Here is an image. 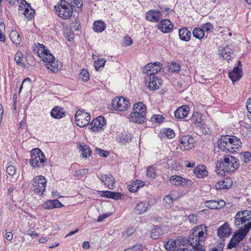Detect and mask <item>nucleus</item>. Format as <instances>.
<instances>
[{
    "instance_id": "5",
    "label": "nucleus",
    "mask_w": 251,
    "mask_h": 251,
    "mask_svg": "<svg viewBox=\"0 0 251 251\" xmlns=\"http://www.w3.org/2000/svg\"><path fill=\"white\" fill-rule=\"evenodd\" d=\"M76 125L83 127L88 125L91 119L90 114L85 112L83 110H78L75 116Z\"/></svg>"
},
{
    "instance_id": "46",
    "label": "nucleus",
    "mask_w": 251,
    "mask_h": 251,
    "mask_svg": "<svg viewBox=\"0 0 251 251\" xmlns=\"http://www.w3.org/2000/svg\"><path fill=\"white\" fill-rule=\"evenodd\" d=\"M180 69V66L178 63L176 62H172L170 66L169 70L172 73H178Z\"/></svg>"
},
{
    "instance_id": "27",
    "label": "nucleus",
    "mask_w": 251,
    "mask_h": 251,
    "mask_svg": "<svg viewBox=\"0 0 251 251\" xmlns=\"http://www.w3.org/2000/svg\"><path fill=\"white\" fill-rule=\"evenodd\" d=\"M101 196L107 198L113 199L114 200H120L122 199V195L121 193L109 191H103L101 192Z\"/></svg>"
},
{
    "instance_id": "23",
    "label": "nucleus",
    "mask_w": 251,
    "mask_h": 251,
    "mask_svg": "<svg viewBox=\"0 0 251 251\" xmlns=\"http://www.w3.org/2000/svg\"><path fill=\"white\" fill-rule=\"evenodd\" d=\"M243 71L240 67H234L232 72H229L228 76L233 82L238 81L242 76Z\"/></svg>"
},
{
    "instance_id": "58",
    "label": "nucleus",
    "mask_w": 251,
    "mask_h": 251,
    "mask_svg": "<svg viewBox=\"0 0 251 251\" xmlns=\"http://www.w3.org/2000/svg\"><path fill=\"white\" fill-rule=\"evenodd\" d=\"M6 172L9 175L13 176L16 173V169L14 166L9 165L6 168Z\"/></svg>"
},
{
    "instance_id": "34",
    "label": "nucleus",
    "mask_w": 251,
    "mask_h": 251,
    "mask_svg": "<svg viewBox=\"0 0 251 251\" xmlns=\"http://www.w3.org/2000/svg\"><path fill=\"white\" fill-rule=\"evenodd\" d=\"M79 150V151L81 152V155L83 157L86 158L91 154V151L90 148L86 144L80 145Z\"/></svg>"
},
{
    "instance_id": "12",
    "label": "nucleus",
    "mask_w": 251,
    "mask_h": 251,
    "mask_svg": "<svg viewBox=\"0 0 251 251\" xmlns=\"http://www.w3.org/2000/svg\"><path fill=\"white\" fill-rule=\"evenodd\" d=\"M192 233L197 236L199 240L203 241L207 235V227L203 224L199 225L193 229Z\"/></svg>"
},
{
    "instance_id": "55",
    "label": "nucleus",
    "mask_w": 251,
    "mask_h": 251,
    "mask_svg": "<svg viewBox=\"0 0 251 251\" xmlns=\"http://www.w3.org/2000/svg\"><path fill=\"white\" fill-rule=\"evenodd\" d=\"M132 184L138 190L140 188L143 187L145 183L140 180H135L132 182Z\"/></svg>"
},
{
    "instance_id": "42",
    "label": "nucleus",
    "mask_w": 251,
    "mask_h": 251,
    "mask_svg": "<svg viewBox=\"0 0 251 251\" xmlns=\"http://www.w3.org/2000/svg\"><path fill=\"white\" fill-rule=\"evenodd\" d=\"M147 175L148 176L152 178H155L156 177V173L155 172V169L153 166L151 165L147 168Z\"/></svg>"
},
{
    "instance_id": "51",
    "label": "nucleus",
    "mask_w": 251,
    "mask_h": 251,
    "mask_svg": "<svg viewBox=\"0 0 251 251\" xmlns=\"http://www.w3.org/2000/svg\"><path fill=\"white\" fill-rule=\"evenodd\" d=\"M164 119V117L163 115H154L152 116L151 118V121L152 122H155L156 123H160L163 121V120Z\"/></svg>"
},
{
    "instance_id": "32",
    "label": "nucleus",
    "mask_w": 251,
    "mask_h": 251,
    "mask_svg": "<svg viewBox=\"0 0 251 251\" xmlns=\"http://www.w3.org/2000/svg\"><path fill=\"white\" fill-rule=\"evenodd\" d=\"M132 134L127 131H124L120 136V142L123 144L129 143L131 141Z\"/></svg>"
},
{
    "instance_id": "3",
    "label": "nucleus",
    "mask_w": 251,
    "mask_h": 251,
    "mask_svg": "<svg viewBox=\"0 0 251 251\" xmlns=\"http://www.w3.org/2000/svg\"><path fill=\"white\" fill-rule=\"evenodd\" d=\"M29 164L33 168L43 167L45 166L46 158L42 151L38 148L32 149L31 151Z\"/></svg>"
},
{
    "instance_id": "25",
    "label": "nucleus",
    "mask_w": 251,
    "mask_h": 251,
    "mask_svg": "<svg viewBox=\"0 0 251 251\" xmlns=\"http://www.w3.org/2000/svg\"><path fill=\"white\" fill-rule=\"evenodd\" d=\"M232 183V181L230 178H225L223 180L217 182L215 186L216 189H227L229 188Z\"/></svg>"
},
{
    "instance_id": "31",
    "label": "nucleus",
    "mask_w": 251,
    "mask_h": 251,
    "mask_svg": "<svg viewBox=\"0 0 251 251\" xmlns=\"http://www.w3.org/2000/svg\"><path fill=\"white\" fill-rule=\"evenodd\" d=\"M233 53L232 49L228 46H226L223 49L220 50V54L222 55L224 59H226L227 61L230 60L232 57L231 56V54Z\"/></svg>"
},
{
    "instance_id": "41",
    "label": "nucleus",
    "mask_w": 251,
    "mask_h": 251,
    "mask_svg": "<svg viewBox=\"0 0 251 251\" xmlns=\"http://www.w3.org/2000/svg\"><path fill=\"white\" fill-rule=\"evenodd\" d=\"M27 8L26 10H24V11L23 12V14L25 15L26 18L28 19H32L34 18V15L35 14V10L31 8V7H29Z\"/></svg>"
},
{
    "instance_id": "24",
    "label": "nucleus",
    "mask_w": 251,
    "mask_h": 251,
    "mask_svg": "<svg viewBox=\"0 0 251 251\" xmlns=\"http://www.w3.org/2000/svg\"><path fill=\"white\" fill-rule=\"evenodd\" d=\"M193 173L197 178H204L207 176L208 173L204 165H200L193 170Z\"/></svg>"
},
{
    "instance_id": "35",
    "label": "nucleus",
    "mask_w": 251,
    "mask_h": 251,
    "mask_svg": "<svg viewBox=\"0 0 251 251\" xmlns=\"http://www.w3.org/2000/svg\"><path fill=\"white\" fill-rule=\"evenodd\" d=\"M106 28V25L101 21L95 22L93 24V29L95 32H101Z\"/></svg>"
},
{
    "instance_id": "4",
    "label": "nucleus",
    "mask_w": 251,
    "mask_h": 251,
    "mask_svg": "<svg viewBox=\"0 0 251 251\" xmlns=\"http://www.w3.org/2000/svg\"><path fill=\"white\" fill-rule=\"evenodd\" d=\"M112 106L116 111H125L130 106L128 99L123 97H115L112 100Z\"/></svg>"
},
{
    "instance_id": "48",
    "label": "nucleus",
    "mask_w": 251,
    "mask_h": 251,
    "mask_svg": "<svg viewBox=\"0 0 251 251\" xmlns=\"http://www.w3.org/2000/svg\"><path fill=\"white\" fill-rule=\"evenodd\" d=\"M29 7H30V4L27 3L25 0H22L19 5V10L23 13L24 10H26Z\"/></svg>"
},
{
    "instance_id": "43",
    "label": "nucleus",
    "mask_w": 251,
    "mask_h": 251,
    "mask_svg": "<svg viewBox=\"0 0 251 251\" xmlns=\"http://www.w3.org/2000/svg\"><path fill=\"white\" fill-rule=\"evenodd\" d=\"M191 122L194 124H200L201 122V117L200 113L197 112L193 114L191 118L190 119Z\"/></svg>"
},
{
    "instance_id": "63",
    "label": "nucleus",
    "mask_w": 251,
    "mask_h": 251,
    "mask_svg": "<svg viewBox=\"0 0 251 251\" xmlns=\"http://www.w3.org/2000/svg\"><path fill=\"white\" fill-rule=\"evenodd\" d=\"M143 246L140 244L136 245L131 248V251H141L142 250Z\"/></svg>"
},
{
    "instance_id": "64",
    "label": "nucleus",
    "mask_w": 251,
    "mask_h": 251,
    "mask_svg": "<svg viewBox=\"0 0 251 251\" xmlns=\"http://www.w3.org/2000/svg\"><path fill=\"white\" fill-rule=\"evenodd\" d=\"M71 3L74 4L78 8H80L82 6V1L81 0H71Z\"/></svg>"
},
{
    "instance_id": "29",
    "label": "nucleus",
    "mask_w": 251,
    "mask_h": 251,
    "mask_svg": "<svg viewBox=\"0 0 251 251\" xmlns=\"http://www.w3.org/2000/svg\"><path fill=\"white\" fill-rule=\"evenodd\" d=\"M149 204L145 202L138 203L135 208V213L137 215L144 214L148 209Z\"/></svg>"
},
{
    "instance_id": "39",
    "label": "nucleus",
    "mask_w": 251,
    "mask_h": 251,
    "mask_svg": "<svg viewBox=\"0 0 251 251\" xmlns=\"http://www.w3.org/2000/svg\"><path fill=\"white\" fill-rule=\"evenodd\" d=\"M23 53L21 51H17L15 55L14 60L18 65L24 68H25L26 65L25 63L22 61V58H23Z\"/></svg>"
},
{
    "instance_id": "37",
    "label": "nucleus",
    "mask_w": 251,
    "mask_h": 251,
    "mask_svg": "<svg viewBox=\"0 0 251 251\" xmlns=\"http://www.w3.org/2000/svg\"><path fill=\"white\" fill-rule=\"evenodd\" d=\"M147 107L142 102H138L134 104L133 106V112L141 113L146 112Z\"/></svg>"
},
{
    "instance_id": "10",
    "label": "nucleus",
    "mask_w": 251,
    "mask_h": 251,
    "mask_svg": "<svg viewBox=\"0 0 251 251\" xmlns=\"http://www.w3.org/2000/svg\"><path fill=\"white\" fill-rule=\"evenodd\" d=\"M195 140L192 136L184 135L180 139V148L181 150L186 151L194 147Z\"/></svg>"
},
{
    "instance_id": "50",
    "label": "nucleus",
    "mask_w": 251,
    "mask_h": 251,
    "mask_svg": "<svg viewBox=\"0 0 251 251\" xmlns=\"http://www.w3.org/2000/svg\"><path fill=\"white\" fill-rule=\"evenodd\" d=\"M95 152L96 154H99L100 156L104 157H106L109 154L108 151H104L97 148L95 149Z\"/></svg>"
},
{
    "instance_id": "8",
    "label": "nucleus",
    "mask_w": 251,
    "mask_h": 251,
    "mask_svg": "<svg viewBox=\"0 0 251 251\" xmlns=\"http://www.w3.org/2000/svg\"><path fill=\"white\" fill-rule=\"evenodd\" d=\"M162 64L159 62L149 63L144 67L143 73L148 76L155 75L162 69Z\"/></svg>"
},
{
    "instance_id": "44",
    "label": "nucleus",
    "mask_w": 251,
    "mask_h": 251,
    "mask_svg": "<svg viewBox=\"0 0 251 251\" xmlns=\"http://www.w3.org/2000/svg\"><path fill=\"white\" fill-rule=\"evenodd\" d=\"M161 132L169 139L173 138L175 135L174 130L171 128H165Z\"/></svg>"
},
{
    "instance_id": "7",
    "label": "nucleus",
    "mask_w": 251,
    "mask_h": 251,
    "mask_svg": "<svg viewBox=\"0 0 251 251\" xmlns=\"http://www.w3.org/2000/svg\"><path fill=\"white\" fill-rule=\"evenodd\" d=\"M33 187L35 192L42 194L46 187L47 181L45 177L42 176H35L33 178Z\"/></svg>"
},
{
    "instance_id": "17",
    "label": "nucleus",
    "mask_w": 251,
    "mask_h": 251,
    "mask_svg": "<svg viewBox=\"0 0 251 251\" xmlns=\"http://www.w3.org/2000/svg\"><path fill=\"white\" fill-rule=\"evenodd\" d=\"M161 17V11L158 10H151L146 13V20L152 22L158 21Z\"/></svg>"
},
{
    "instance_id": "38",
    "label": "nucleus",
    "mask_w": 251,
    "mask_h": 251,
    "mask_svg": "<svg viewBox=\"0 0 251 251\" xmlns=\"http://www.w3.org/2000/svg\"><path fill=\"white\" fill-rule=\"evenodd\" d=\"M163 204L166 208H170L173 205V198L171 195L165 196L163 200Z\"/></svg>"
},
{
    "instance_id": "26",
    "label": "nucleus",
    "mask_w": 251,
    "mask_h": 251,
    "mask_svg": "<svg viewBox=\"0 0 251 251\" xmlns=\"http://www.w3.org/2000/svg\"><path fill=\"white\" fill-rule=\"evenodd\" d=\"M65 115L63 108L58 106L54 107L50 112L51 117L55 119H61L65 117Z\"/></svg>"
},
{
    "instance_id": "15",
    "label": "nucleus",
    "mask_w": 251,
    "mask_h": 251,
    "mask_svg": "<svg viewBox=\"0 0 251 251\" xmlns=\"http://www.w3.org/2000/svg\"><path fill=\"white\" fill-rule=\"evenodd\" d=\"M146 80H149L148 86L150 89L152 91L158 89L162 81L155 75L148 76L146 78Z\"/></svg>"
},
{
    "instance_id": "14",
    "label": "nucleus",
    "mask_w": 251,
    "mask_h": 251,
    "mask_svg": "<svg viewBox=\"0 0 251 251\" xmlns=\"http://www.w3.org/2000/svg\"><path fill=\"white\" fill-rule=\"evenodd\" d=\"M170 183L175 186H185L191 185L192 181L190 180L178 176H172L169 180Z\"/></svg>"
},
{
    "instance_id": "57",
    "label": "nucleus",
    "mask_w": 251,
    "mask_h": 251,
    "mask_svg": "<svg viewBox=\"0 0 251 251\" xmlns=\"http://www.w3.org/2000/svg\"><path fill=\"white\" fill-rule=\"evenodd\" d=\"M241 145L242 143L240 139H239L238 138H237V139H236V140L234 141L233 144V147L235 151H236V150H239L241 147Z\"/></svg>"
},
{
    "instance_id": "19",
    "label": "nucleus",
    "mask_w": 251,
    "mask_h": 251,
    "mask_svg": "<svg viewBox=\"0 0 251 251\" xmlns=\"http://www.w3.org/2000/svg\"><path fill=\"white\" fill-rule=\"evenodd\" d=\"M189 106L185 105L178 107L174 112L175 118L178 119H182L185 118L189 113Z\"/></svg>"
},
{
    "instance_id": "49",
    "label": "nucleus",
    "mask_w": 251,
    "mask_h": 251,
    "mask_svg": "<svg viewBox=\"0 0 251 251\" xmlns=\"http://www.w3.org/2000/svg\"><path fill=\"white\" fill-rule=\"evenodd\" d=\"M176 246V242L173 240L168 241L165 244V248L168 251L173 250Z\"/></svg>"
},
{
    "instance_id": "6",
    "label": "nucleus",
    "mask_w": 251,
    "mask_h": 251,
    "mask_svg": "<svg viewBox=\"0 0 251 251\" xmlns=\"http://www.w3.org/2000/svg\"><path fill=\"white\" fill-rule=\"evenodd\" d=\"M41 54L44 61L48 62L47 65L49 66H47V68L52 72H57L59 68L58 65L55 62L54 56L50 52L49 50H44Z\"/></svg>"
},
{
    "instance_id": "30",
    "label": "nucleus",
    "mask_w": 251,
    "mask_h": 251,
    "mask_svg": "<svg viewBox=\"0 0 251 251\" xmlns=\"http://www.w3.org/2000/svg\"><path fill=\"white\" fill-rule=\"evenodd\" d=\"M180 39L184 41H188L191 36V32L186 28H182L179 30Z\"/></svg>"
},
{
    "instance_id": "2",
    "label": "nucleus",
    "mask_w": 251,
    "mask_h": 251,
    "mask_svg": "<svg viewBox=\"0 0 251 251\" xmlns=\"http://www.w3.org/2000/svg\"><path fill=\"white\" fill-rule=\"evenodd\" d=\"M223 162L224 169H223V171L218 172V175L221 176H225L226 173L231 174L240 166L239 159L230 155H226L224 156Z\"/></svg>"
},
{
    "instance_id": "47",
    "label": "nucleus",
    "mask_w": 251,
    "mask_h": 251,
    "mask_svg": "<svg viewBox=\"0 0 251 251\" xmlns=\"http://www.w3.org/2000/svg\"><path fill=\"white\" fill-rule=\"evenodd\" d=\"M217 204L216 201L215 200L207 201L205 202V206L211 209H217Z\"/></svg>"
},
{
    "instance_id": "40",
    "label": "nucleus",
    "mask_w": 251,
    "mask_h": 251,
    "mask_svg": "<svg viewBox=\"0 0 251 251\" xmlns=\"http://www.w3.org/2000/svg\"><path fill=\"white\" fill-rule=\"evenodd\" d=\"M193 34L195 38L198 39H201L204 36V30L200 28L196 27L193 30Z\"/></svg>"
},
{
    "instance_id": "16",
    "label": "nucleus",
    "mask_w": 251,
    "mask_h": 251,
    "mask_svg": "<svg viewBox=\"0 0 251 251\" xmlns=\"http://www.w3.org/2000/svg\"><path fill=\"white\" fill-rule=\"evenodd\" d=\"M146 112L139 113L138 112H133L131 113L129 119L131 121L141 124L146 122Z\"/></svg>"
},
{
    "instance_id": "59",
    "label": "nucleus",
    "mask_w": 251,
    "mask_h": 251,
    "mask_svg": "<svg viewBox=\"0 0 251 251\" xmlns=\"http://www.w3.org/2000/svg\"><path fill=\"white\" fill-rule=\"evenodd\" d=\"M88 172V169H80L75 172V175L76 176H82L83 175L87 174Z\"/></svg>"
},
{
    "instance_id": "1",
    "label": "nucleus",
    "mask_w": 251,
    "mask_h": 251,
    "mask_svg": "<svg viewBox=\"0 0 251 251\" xmlns=\"http://www.w3.org/2000/svg\"><path fill=\"white\" fill-rule=\"evenodd\" d=\"M251 219L250 210L240 211L236 213L234 217V225L239 229L234 233L227 245V249H231L241 246L239 244L251 229V222H250Z\"/></svg>"
},
{
    "instance_id": "18",
    "label": "nucleus",
    "mask_w": 251,
    "mask_h": 251,
    "mask_svg": "<svg viewBox=\"0 0 251 251\" xmlns=\"http://www.w3.org/2000/svg\"><path fill=\"white\" fill-rule=\"evenodd\" d=\"M157 26L162 32L166 33L172 31L174 25L170 20L163 19L160 22Z\"/></svg>"
},
{
    "instance_id": "60",
    "label": "nucleus",
    "mask_w": 251,
    "mask_h": 251,
    "mask_svg": "<svg viewBox=\"0 0 251 251\" xmlns=\"http://www.w3.org/2000/svg\"><path fill=\"white\" fill-rule=\"evenodd\" d=\"M188 219L190 223H195L197 221V216L195 214H190L188 216Z\"/></svg>"
},
{
    "instance_id": "53",
    "label": "nucleus",
    "mask_w": 251,
    "mask_h": 251,
    "mask_svg": "<svg viewBox=\"0 0 251 251\" xmlns=\"http://www.w3.org/2000/svg\"><path fill=\"white\" fill-rule=\"evenodd\" d=\"M242 154H243V157L245 159L243 160L244 163H248L250 162L251 159V155L250 152H242L241 153V155Z\"/></svg>"
},
{
    "instance_id": "56",
    "label": "nucleus",
    "mask_w": 251,
    "mask_h": 251,
    "mask_svg": "<svg viewBox=\"0 0 251 251\" xmlns=\"http://www.w3.org/2000/svg\"><path fill=\"white\" fill-rule=\"evenodd\" d=\"M202 27V29L204 30V31H210L212 30L214 28L212 25L209 22H207L205 24H203Z\"/></svg>"
},
{
    "instance_id": "21",
    "label": "nucleus",
    "mask_w": 251,
    "mask_h": 251,
    "mask_svg": "<svg viewBox=\"0 0 251 251\" xmlns=\"http://www.w3.org/2000/svg\"><path fill=\"white\" fill-rule=\"evenodd\" d=\"M230 233L231 228L227 223L220 226L217 230V235L221 238L228 237Z\"/></svg>"
},
{
    "instance_id": "52",
    "label": "nucleus",
    "mask_w": 251,
    "mask_h": 251,
    "mask_svg": "<svg viewBox=\"0 0 251 251\" xmlns=\"http://www.w3.org/2000/svg\"><path fill=\"white\" fill-rule=\"evenodd\" d=\"M224 165L223 162V159H221L218 161L216 165V171L217 174L218 175V172L223 171V169H224Z\"/></svg>"
},
{
    "instance_id": "36",
    "label": "nucleus",
    "mask_w": 251,
    "mask_h": 251,
    "mask_svg": "<svg viewBox=\"0 0 251 251\" xmlns=\"http://www.w3.org/2000/svg\"><path fill=\"white\" fill-rule=\"evenodd\" d=\"M162 231L157 226H154L151 231V237L153 239H158L160 235H162Z\"/></svg>"
},
{
    "instance_id": "13",
    "label": "nucleus",
    "mask_w": 251,
    "mask_h": 251,
    "mask_svg": "<svg viewBox=\"0 0 251 251\" xmlns=\"http://www.w3.org/2000/svg\"><path fill=\"white\" fill-rule=\"evenodd\" d=\"M98 177L108 189H113L115 187V180L111 174L100 175Z\"/></svg>"
},
{
    "instance_id": "22",
    "label": "nucleus",
    "mask_w": 251,
    "mask_h": 251,
    "mask_svg": "<svg viewBox=\"0 0 251 251\" xmlns=\"http://www.w3.org/2000/svg\"><path fill=\"white\" fill-rule=\"evenodd\" d=\"M64 205L58 200H49L45 201L42 205L46 209H51L54 208L62 207Z\"/></svg>"
},
{
    "instance_id": "9",
    "label": "nucleus",
    "mask_w": 251,
    "mask_h": 251,
    "mask_svg": "<svg viewBox=\"0 0 251 251\" xmlns=\"http://www.w3.org/2000/svg\"><path fill=\"white\" fill-rule=\"evenodd\" d=\"M106 124V120L104 117L101 116L94 119L90 124L91 127L90 128L93 131H99L100 130H103L104 126Z\"/></svg>"
},
{
    "instance_id": "61",
    "label": "nucleus",
    "mask_w": 251,
    "mask_h": 251,
    "mask_svg": "<svg viewBox=\"0 0 251 251\" xmlns=\"http://www.w3.org/2000/svg\"><path fill=\"white\" fill-rule=\"evenodd\" d=\"M236 151L234 149L232 145L230 144V143H228V144L227 146H226V151H225V152H230V153H233L234 152H235Z\"/></svg>"
},
{
    "instance_id": "33",
    "label": "nucleus",
    "mask_w": 251,
    "mask_h": 251,
    "mask_svg": "<svg viewBox=\"0 0 251 251\" xmlns=\"http://www.w3.org/2000/svg\"><path fill=\"white\" fill-rule=\"evenodd\" d=\"M9 37L11 41L13 43L16 45H19L20 44L22 38L16 30H12L10 33Z\"/></svg>"
},
{
    "instance_id": "20",
    "label": "nucleus",
    "mask_w": 251,
    "mask_h": 251,
    "mask_svg": "<svg viewBox=\"0 0 251 251\" xmlns=\"http://www.w3.org/2000/svg\"><path fill=\"white\" fill-rule=\"evenodd\" d=\"M55 9L58 12V15L60 18L63 19H69L70 18L73 14L72 9H70L69 7L60 8V6H55Z\"/></svg>"
},
{
    "instance_id": "11",
    "label": "nucleus",
    "mask_w": 251,
    "mask_h": 251,
    "mask_svg": "<svg viewBox=\"0 0 251 251\" xmlns=\"http://www.w3.org/2000/svg\"><path fill=\"white\" fill-rule=\"evenodd\" d=\"M197 238V236L193 233L189 238L190 245L193 248L192 250L193 251H205L204 246L201 245L200 243L201 241Z\"/></svg>"
},
{
    "instance_id": "45",
    "label": "nucleus",
    "mask_w": 251,
    "mask_h": 251,
    "mask_svg": "<svg viewBox=\"0 0 251 251\" xmlns=\"http://www.w3.org/2000/svg\"><path fill=\"white\" fill-rule=\"evenodd\" d=\"M79 77L84 82H87L89 79V75L86 69H83L81 70L79 74Z\"/></svg>"
},
{
    "instance_id": "62",
    "label": "nucleus",
    "mask_w": 251,
    "mask_h": 251,
    "mask_svg": "<svg viewBox=\"0 0 251 251\" xmlns=\"http://www.w3.org/2000/svg\"><path fill=\"white\" fill-rule=\"evenodd\" d=\"M124 43L126 46H130L132 44V40L129 36L125 37Z\"/></svg>"
},
{
    "instance_id": "54",
    "label": "nucleus",
    "mask_w": 251,
    "mask_h": 251,
    "mask_svg": "<svg viewBox=\"0 0 251 251\" xmlns=\"http://www.w3.org/2000/svg\"><path fill=\"white\" fill-rule=\"evenodd\" d=\"M105 63V61L103 59H98L97 61L95 62V69L96 70H98V69L101 67H103Z\"/></svg>"
},
{
    "instance_id": "28",
    "label": "nucleus",
    "mask_w": 251,
    "mask_h": 251,
    "mask_svg": "<svg viewBox=\"0 0 251 251\" xmlns=\"http://www.w3.org/2000/svg\"><path fill=\"white\" fill-rule=\"evenodd\" d=\"M228 137L226 135H221V138L217 142L218 148L223 151H226V146L228 144Z\"/></svg>"
}]
</instances>
